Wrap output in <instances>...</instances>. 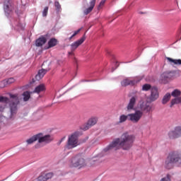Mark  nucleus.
I'll return each mask as SVG.
<instances>
[{"instance_id": "14", "label": "nucleus", "mask_w": 181, "mask_h": 181, "mask_svg": "<svg viewBox=\"0 0 181 181\" xmlns=\"http://www.w3.org/2000/svg\"><path fill=\"white\" fill-rule=\"evenodd\" d=\"M84 40H86V36L83 35L81 39L74 42L72 44H71V52H74L77 49L78 46H81L83 43H84Z\"/></svg>"}, {"instance_id": "21", "label": "nucleus", "mask_w": 181, "mask_h": 181, "mask_svg": "<svg viewBox=\"0 0 181 181\" xmlns=\"http://www.w3.org/2000/svg\"><path fill=\"white\" fill-rule=\"evenodd\" d=\"M174 163H173L169 158L168 157H167L165 161V163H164V168L165 169H168V170H170V169H173V166H174Z\"/></svg>"}, {"instance_id": "43", "label": "nucleus", "mask_w": 181, "mask_h": 181, "mask_svg": "<svg viewBox=\"0 0 181 181\" xmlns=\"http://www.w3.org/2000/svg\"><path fill=\"white\" fill-rule=\"evenodd\" d=\"M115 70V69L112 68V72L114 71Z\"/></svg>"}, {"instance_id": "27", "label": "nucleus", "mask_w": 181, "mask_h": 181, "mask_svg": "<svg viewBox=\"0 0 181 181\" xmlns=\"http://www.w3.org/2000/svg\"><path fill=\"white\" fill-rule=\"evenodd\" d=\"M128 118H129V116L125 115H122L119 116V124H122V122H125V121H127V119H128Z\"/></svg>"}, {"instance_id": "44", "label": "nucleus", "mask_w": 181, "mask_h": 181, "mask_svg": "<svg viewBox=\"0 0 181 181\" xmlns=\"http://www.w3.org/2000/svg\"><path fill=\"white\" fill-rule=\"evenodd\" d=\"M117 63H118V62H115V65L117 66Z\"/></svg>"}, {"instance_id": "28", "label": "nucleus", "mask_w": 181, "mask_h": 181, "mask_svg": "<svg viewBox=\"0 0 181 181\" xmlns=\"http://www.w3.org/2000/svg\"><path fill=\"white\" fill-rule=\"evenodd\" d=\"M54 6L57 13H60V12H62V6L60 5V3H59V1H55Z\"/></svg>"}, {"instance_id": "34", "label": "nucleus", "mask_w": 181, "mask_h": 181, "mask_svg": "<svg viewBox=\"0 0 181 181\" xmlns=\"http://www.w3.org/2000/svg\"><path fill=\"white\" fill-rule=\"evenodd\" d=\"M81 30V28H79L78 30L74 31L73 35L69 37V40H71L74 37V36L78 35Z\"/></svg>"}, {"instance_id": "20", "label": "nucleus", "mask_w": 181, "mask_h": 181, "mask_svg": "<svg viewBox=\"0 0 181 181\" xmlns=\"http://www.w3.org/2000/svg\"><path fill=\"white\" fill-rule=\"evenodd\" d=\"M36 141H39V136L38 134L31 136L30 139H28L25 142L27 145H32L34 142H36Z\"/></svg>"}, {"instance_id": "30", "label": "nucleus", "mask_w": 181, "mask_h": 181, "mask_svg": "<svg viewBox=\"0 0 181 181\" xmlns=\"http://www.w3.org/2000/svg\"><path fill=\"white\" fill-rule=\"evenodd\" d=\"M149 90H152V86H151V84L146 83L143 85L142 86L143 91H149Z\"/></svg>"}, {"instance_id": "7", "label": "nucleus", "mask_w": 181, "mask_h": 181, "mask_svg": "<svg viewBox=\"0 0 181 181\" xmlns=\"http://www.w3.org/2000/svg\"><path fill=\"white\" fill-rule=\"evenodd\" d=\"M168 158L177 168H181V154L177 151L170 153Z\"/></svg>"}, {"instance_id": "31", "label": "nucleus", "mask_w": 181, "mask_h": 181, "mask_svg": "<svg viewBox=\"0 0 181 181\" xmlns=\"http://www.w3.org/2000/svg\"><path fill=\"white\" fill-rule=\"evenodd\" d=\"M180 94H181L180 90H177V89H175V90H174L172 92L171 95H172L173 97L177 98V97H179V95H180Z\"/></svg>"}, {"instance_id": "9", "label": "nucleus", "mask_w": 181, "mask_h": 181, "mask_svg": "<svg viewBox=\"0 0 181 181\" xmlns=\"http://www.w3.org/2000/svg\"><path fill=\"white\" fill-rule=\"evenodd\" d=\"M181 136V127L177 126L168 132V137L170 139H177V138H180Z\"/></svg>"}, {"instance_id": "2", "label": "nucleus", "mask_w": 181, "mask_h": 181, "mask_svg": "<svg viewBox=\"0 0 181 181\" xmlns=\"http://www.w3.org/2000/svg\"><path fill=\"white\" fill-rule=\"evenodd\" d=\"M10 98L4 96H0V103H5L6 104H8V108L10 110V116L9 119H15V117H16V114L18 113V105L19 104V98L16 94H9Z\"/></svg>"}, {"instance_id": "24", "label": "nucleus", "mask_w": 181, "mask_h": 181, "mask_svg": "<svg viewBox=\"0 0 181 181\" xmlns=\"http://www.w3.org/2000/svg\"><path fill=\"white\" fill-rule=\"evenodd\" d=\"M167 60L171 66H174V64L181 65V59H173L170 57H167Z\"/></svg>"}, {"instance_id": "22", "label": "nucleus", "mask_w": 181, "mask_h": 181, "mask_svg": "<svg viewBox=\"0 0 181 181\" xmlns=\"http://www.w3.org/2000/svg\"><path fill=\"white\" fill-rule=\"evenodd\" d=\"M57 45V40L56 38H51L48 42V46L45 49H52Z\"/></svg>"}, {"instance_id": "16", "label": "nucleus", "mask_w": 181, "mask_h": 181, "mask_svg": "<svg viewBox=\"0 0 181 181\" xmlns=\"http://www.w3.org/2000/svg\"><path fill=\"white\" fill-rule=\"evenodd\" d=\"M47 42V35H41L38 39L35 41V46L37 47H41Z\"/></svg>"}, {"instance_id": "33", "label": "nucleus", "mask_w": 181, "mask_h": 181, "mask_svg": "<svg viewBox=\"0 0 181 181\" xmlns=\"http://www.w3.org/2000/svg\"><path fill=\"white\" fill-rule=\"evenodd\" d=\"M49 12V6H45L44 10L42 11V16L45 18L47 16V13Z\"/></svg>"}, {"instance_id": "40", "label": "nucleus", "mask_w": 181, "mask_h": 181, "mask_svg": "<svg viewBox=\"0 0 181 181\" xmlns=\"http://www.w3.org/2000/svg\"><path fill=\"white\" fill-rule=\"evenodd\" d=\"M74 52V51H71V52H68V55H69V56H73V55H74V52Z\"/></svg>"}, {"instance_id": "48", "label": "nucleus", "mask_w": 181, "mask_h": 181, "mask_svg": "<svg viewBox=\"0 0 181 181\" xmlns=\"http://www.w3.org/2000/svg\"><path fill=\"white\" fill-rule=\"evenodd\" d=\"M117 67H118V65L116 66V69H117Z\"/></svg>"}, {"instance_id": "8", "label": "nucleus", "mask_w": 181, "mask_h": 181, "mask_svg": "<svg viewBox=\"0 0 181 181\" xmlns=\"http://www.w3.org/2000/svg\"><path fill=\"white\" fill-rule=\"evenodd\" d=\"M176 77V71H167L163 72L160 75V80L163 83H168L169 80H172V78H175Z\"/></svg>"}, {"instance_id": "29", "label": "nucleus", "mask_w": 181, "mask_h": 181, "mask_svg": "<svg viewBox=\"0 0 181 181\" xmlns=\"http://www.w3.org/2000/svg\"><path fill=\"white\" fill-rule=\"evenodd\" d=\"M23 101H29L30 98V93L29 91H25L23 93Z\"/></svg>"}, {"instance_id": "19", "label": "nucleus", "mask_w": 181, "mask_h": 181, "mask_svg": "<svg viewBox=\"0 0 181 181\" xmlns=\"http://www.w3.org/2000/svg\"><path fill=\"white\" fill-rule=\"evenodd\" d=\"M47 71H49V69H42L41 70H39L37 74L35 76V80L39 81V80L43 78V77H45V74H46Z\"/></svg>"}, {"instance_id": "36", "label": "nucleus", "mask_w": 181, "mask_h": 181, "mask_svg": "<svg viewBox=\"0 0 181 181\" xmlns=\"http://www.w3.org/2000/svg\"><path fill=\"white\" fill-rule=\"evenodd\" d=\"M36 181H47L46 177H45V174L40 175V176L36 179Z\"/></svg>"}, {"instance_id": "11", "label": "nucleus", "mask_w": 181, "mask_h": 181, "mask_svg": "<svg viewBox=\"0 0 181 181\" xmlns=\"http://www.w3.org/2000/svg\"><path fill=\"white\" fill-rule=\"evenodd\" d=\"M158 98H159V92L158 91V88L153 87L151 89V94L148 97V100H149L151 103H153V101H156Z\"/></svg>"}, {"instance_id": "41", "label": "nucleus", "mask_w": 181, "mask_h": 181, "mask_svg": "<svg viewBox=\"0 0 181 181\" xmlns=\"http://www.w3.org/2000/svg\"><path fill=\"white\" fill-rule=\"evenodd\" d=\"M62 142H63V139H61V141L59 143V145H60V144H62Z\"/></svg>"}, {"instance_id": "38", "label": "nucleus", "mask_w": 181, "mask_h": 181, "mask_svg": "<svg viewBox=\"0 0 181 181\" xmlns=\"http://www.w3.org/2000/svg\"><path fill=\"white\" fill-rule=\"evenodd\" d=\"M106 1L107 0H101V1L100 2L99 6H103V5L105 4Z\"/></svg>"}, {"instance_id": "13", "label": "nucleus", "mask_w": 181, "mask_h": 181, "mask_svg": "<svg viewBox=\"0 0 181 181\" xmlns=\"http://www.w3.org/2000/svg\"><path fill=\"white\" fill-rule=\"evenodd\" d=\"M4 9L6 16H9L12 12V0H4Z\"/></svg>"}, {"instance_id": "12", "label": "nucleus", "mask_w": 181, "mask_h": 181, "mask_svg": "<svg viewBox=\"0 0 181 181\" xmlns=\"http://www.w3.org/2000/svg\"><path fill=\"white\" fill-rule=\"evenodd\" d=\"M139 108L142 112H146V114H150L153 111V106L148 103L140 104Z\"/></svg>"}, {"instance_id": "15", "label": "nucleus", "mask_w": 181, "mask_h": 181, "mask_svg": "<svg viewBox=\"0 0 181 181\" xmlns=\"http://www.w3.org/2000/svg\"><path fill=\"white\" fill-rule=\"evenodd\" d=\"M141 79L129 80L126 78L121 82V85L122 87H127V86H135V84H137V83H139Z\"/></svg>"}, {"instance_id": "25", "label": "nucleus", "mask_w": 181, "mask_h": 181, "mask_svg": "<svg viewBox=\"0 0 181 181\" xmlns=\"http://www.w3.org/2000/svg\"><path fill=\"white\" fill-rule=\"evenodd\" d=\"M181 103V97H177L171 100V105L170 107H173L175 104H180Z\"/></svg>"}, {"instance_id": "6", "label": "nucleus", "mask_w": 181, "mask_h": 181, "mask_svg": "<svg viewBox=\"0 0 181 181\" xmlns=\"http://www.w3.org/2000/svg\"><path fill=\"white\" fill-rule=\"evenodd\" d=\"M144 116V112L136 110L134 113L128 114V121H131L133 124H138L141 121V118Z\"/></svg>"}, {"instance_id": "32", "label": "nucleus", "mask_w": 181, "mask_h": 181, "mask_svg": "<svg viewBox=\"0 0 181 181\" xmlns=\"http://www.w3.org/2000/svg\"><path fill=\"white\" fill-rule=\"evenodd\" d=\"M3 83L4 84H5V83H6V84H12V83H15V78H9L6 81H4Z\"/></svg>"}, {"instance_id": "5", "label": "nucleus", "mask_w": 181, "mask_h": 181, "mask_svg": "<svg viewBox=\"0 0 181 181\" xmlns=\"http://www.w3.org/2000/svg\"><path fill=\"white\" fill-rule=\"evenodd\" d=\"M53 139H54V137L53 135L51 134H46L43 136L42 133L38 134V143L35 146V148L36 149L39 148H42V146H40V144H50V142H52Z\"/></svg>"}, {"instance_id": "3", "label": "nucleus", "mask_w": 181, "mask_h": 181, "mask_svg": "<svg viewBox=\"0 0 181 181\" xmlns=\"http://www.w3.org/2000/svg\"><path fill=\"white\" fill-rule=\"evenodd\" d=\"M80 136V132H74L68 136L66 141V144L65 146V149H74L80 145V141H78V137Z\"/></svg>"}, {"instance_id": "47", "label": "nucleus", "mask_w": 181, "mask_h": 181, "mask_svg": "<svg viewBox=\"0 0 181 181\" xmlns=\"http://www.w3.org/2000/svg\"><path fill=\"white\" fill-rule=\"evenodd\" d=\"M77 62V60L76 59H75V62Z\"/></svg>"}, {"instance_id": "46", "label": "nucleus", "mask_w": 181, "mask_h": 181, "mask_svg": "<svg viewBox=\"0 0 181 181\" xmlns=\"http://www.w3.org/2000/svg\"><path fill=\"white\" fill-rule=\"evenodd\" d=\"M84 1V2H87V0H83Z\"/></svg>"}, {"instance_id": "35", "label": "nucleus", "mask_w": 181, "mask_h": 181, "mask_svg": "<svg viewBox=\"0 0 181 181\" xmlns=\"http://www.w3.org/2000/svg\"><path fill=\"white\" fill-rule=\"evenodd\" d=\"M46 180H49V179H52L53 177V174L52 173H48L47 174H44Z\"/></svg>"}, {"instance_id": "1", "label": "nucleus", "mask_w": 181, "mask_h": 181, "mask_svg": "<svg viewBox=\"0 0 181 181\" xmlns=\"http://www.w3.org/2000/svg\"><path fill=\"white\" fill-rule=\"evenodd\" d=\"M135 142V136L129 132L123 133L120 137L115 139L106 148L103 149V152H108L111 149L115 148V151L122 149L123 151H129L134 143Z\"/></svg>"}, {"instance_id": "4", "label": "nucleus", "mask_w": 181, "mask_h": 181, "mask_svg": "<svg viewBox=\"0 0 181 181\" xmlns=\"http://www.w3.org/2000/svg\"><path fill=\"white\" fill-rule=\"evenodd\" d=\"M70 163L71 166L73 168H78V169H81V168L86 166V160L82 158L81 155L77 154L72 157Z\"/></svg>"}, {"instance_id": "17", "label": "nucleus", "mask_w": 181, "mask_h": 181, "mask_svg": "<svg viewBox=\"0 0 181 181\" xmlns=\"http://www.w3.org/2000/svg\"><path fill=\"white\" fill-rule=\"evenodd\" d=\"M135 104H136V96H132L129 99V103L127 106V111H131V110H134Z\"/></svg>"}, {"instance_id": "23", "label": "nucleus", "mask_w": 181, "mask_h": 181, "mask_svg": "<svg viewBox=\"0 0 181 181\" xmlns=\"http://www.w3.org/2000/svg\"><path fill=\"white\" fill-rule=\"evenodd\" d=\"M46 90V87L44 84H40L39 86H36L35 90H33V93H36L37 94H39L40 93H42V91H45Z\"/></svg>"}, {"instance_id": "26", "label": "nucleus", "mask_w": 181, "mask_h": 181, "mask_svg": "<svg viewBox=\"0 0 181 181\" xmlns=\"http://www.w3.org/2000/svg\"><path fill=\"white\" fill-rule=\"evenodd\" d=\"M170 97H171L170 93H166L163 98L162 103L166 104L169 101V100H170Z\"/></svg>"}, {"instance_id": "10", "label": "nucleus", "mask_w": 181, "mask_h": 181, "mask_svg": "<svg viewBox=\"0 0 181 181\" xmlns=\"http://www.w3.org/2000/svg\"><path fill=\"white\" fill-rule=\"evenodd\" d=\"M97 121H98V118L91 117L88 119L86 124L81 127V129H82L83 131H87L88 129H90V127H94V125L97 124Z\"/></svg>"}, {"instance_id": "39", "label": "nucleus", "mask_w": 181, "mask_h": 181, "mask_svg": "<svg viewBox=\"0 0 181 181\" xmlns=\"http://www.w3.org/2000/svg\"><path fill=\"white\" fill-rule=\"evenodd\" d=\"M4 110H5V105H0V112H3Z\"/></svg>"}, {"instance_id": "49", "label": "nucleus", "mask_w": 181, "mask_h": 181, "mask_svg": "<svg viewBox=\"0 0 181 181\" xmlns=\"http://www.w3.org/2000/svg\"><path fill=\"white\" fill-rule=\"evenodd\" d=\"M21 29H23V28H21Z\"/></svg>"}, {"instance_id": "18", "label": "nucleus", "mask_w": 181, "mask_h": 181, "mask_svg": "<svg viewBox=\"0 0 181 181\" xmlns=\"http://www.w3.org/2000/svg\"><path fill=\"white\" fill-rule=\"evenodd\" d=\"M95 1L96 0H90L89 2L90 6L83 11L84 15H88V13H90L93 9H94V7L95 6Z\"/></svg>"}, {"instance_id": "37", "label": "nucleus", "mask_w": 181, "mask_h": 181, "mask_svg": "<svg viewBox=\"0 0 181 181\" xmlns=\"http://www.w3.org/2000/svg\"><path fill=\"white\" fill-rule=\"evenodd\" d=\"M160 181H170V175L168 174L166 177H164L160 180Z\"/></svg>"}, {"instance_id": "45", "label": "nucleus", "mask_w": 181, "mask_h": 181, "mask_svg": "<svg viewBox=\"0 0 181 181\" xmlns=\"http://www.w3.org/2000/svg\"><path fill=\"white\" fill-rule=\"evenodd\" d=\"M22 24H18V26H21Z\"/></svg>"}, {"instance_id": "42", "label": "nucleus", "mask_w": 181, "mask_h": 181, "mask_svg": "<svg viewBox=\"0 0 181 181\" xmlns=\"http://www.w3.org/2000/svg\"><path fill=\"white\" fill-rule=\"evenodd\" d=\"M139 13L140 15H143V13H144L142 12V11H140V12H139Z\"/></svg>"}]
</instances>
